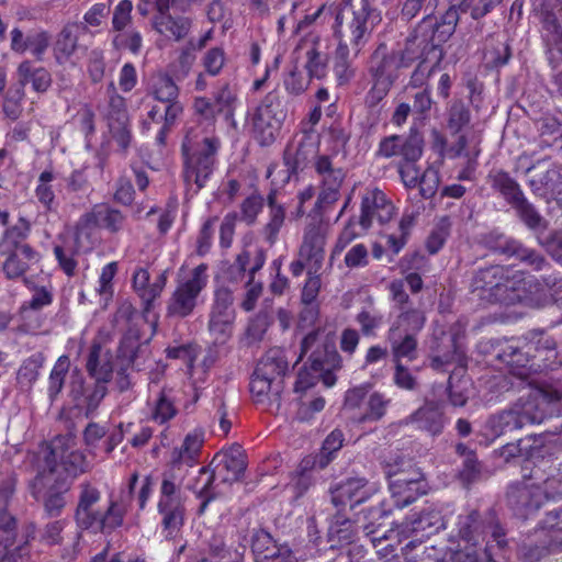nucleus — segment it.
I'll use <instances>...</instances> for the list:
<instances>
[{
	"label": "nucleus",
	"instance_id": "a18cd8bd",
	"mask_svg": "<svg viewBox=\"0 0 562 562\" xmlns=\"http://www.w3.org/2000/svg\"><path fill=\"white\" fill-rule=\"evenodd\" d=\"M98 228H100V223L92 207L76 222L72 241L81 248L87 246L88 249H92L97 241Z\"/></svg>",
	"mask_w": 562,
	"mask_h": 562
},
{
	"label": "nucleus",
	"instance_id": "4d7b16f0",
	"mask_svg": "<svg viewBox=\"0 0 562 562\" xmlns=\"http://www.w3.org/2000/svg\"><path fill=\"white\" fill-rule=\"evenodd\" d=\"M290 98L288 94L274 89L268 92L260 103L256 106L262 112L272 115L276 119L273 123L279 120L284 123L289 113Z\"/></svg>",
	"mask_w": 562,
	"mask_h": 562
},
{
	"label": "nucleus",
	"instance_id": "3c124183",
	"mask_svg": "<svg viewBox=\"0 0 562 562\" xmlns=\"http://www.w3.org/2000/svg\"><path fill=\"white\" fill-rule=\"evenodd\" d=\"M398 61L395 59V52L379 56L376 50L372 58L370 74L373 80H380L394 85L398 78Z\"/></svg>",
	"mask_w": 562,
	"mask_h": 562
},
{
	"label": "nucleus",
	"instance_id": "58836bf2",
	"mask_svg": "<svg viewBox=\"0 0 562 562\" xmlns=\"http://www.w3.org/2000/svg\"><path fill=\"white\" fill-rule=\"evenodd\" d=\"M257 373L261 376L267 375L274 381H283L289 372V362L285 351L281 348H270L258 361Z\"/></svg>",
	"mask_w": 562,
	"mask_h": 562
},
{
	"label": "nucleus",
	"instance_id": "f03ea898",
	"mask_svg": "<svg viewBox=\"0 0 562 562\" xmlns=\"http://www.w3.org/2000/svg\"><path fill=\"white\" fill-rule=\"evenodd\" d=\"M344 7L335 19V36L338 43L346 41L357 56L371 37L369 19L374 9L370 0H342Z\"/></svg>",
	"mask_w": 562,
	"mask_h": 562
},
{
	"label": "nucleus",
	"instance_id": "13d9d810",
	"mask_svg": "<svg viewBox=\"0 0 562 562\" xmlns=\"http://www.w3.org/2000/svg\"><path fill=\"white\" fill-rule=\"evenodd\" d=\"M92 207L101 228H104L111 234H116L123 229L126 222V215L122 211L113 207L109 203H98Z\"/></svg>",
	"mask_w": 562,
	"mask_h": 562
},
{
	"label": "nucleus",
	"instance_id": "5fc2aeb1",
	"mask_svg": "<svg viewBox=\"0 0 562 562\" xmlns=\"http://www.w3.org/2000/svg\"><path fill=\"white\" fill-rule=\"evenodd\" d=\"M279 543L269 531L263 528L255 529L251 533V552L256 562L269 561L280 547Z\"/></svg>",
	"mask_w": 562,
	"mask_h": 562
},
{
	"label": "nucleus",
	"instance_id": "bb28decb",
	"mask_svg": "<svg viewBox=\"0 0 562 562\" xmlns=\"http://www.w3.org/2000/svg\"><path fill=\"white\" fill-rule=\"evenodd\" d=\"M532 170L537 172L529 179L528 184L536 196L550 202L554 193L562 190V167L551 164L546 169H540V164L533 165L527 169V173Z\"/></svg>",
	"mask_w": 562,
	"mask_h": 562
},
{
	"label": "nucleus",
	"instance_id": "9b49d317",
	"mask_svg": "<svg viewBox=\"0 0 562 562\" xmlns=\"http://www.w3.org/2000/svg\"><path fill=\"white\" fill-rule=\"evenodd\" d=\"M106 394V384L94 381L87 383L79 369L72 370L68 386L72 409H77L86 418H93Z\"/></svg>",
	"mask_w": 562,
	"mask_h": 562
},
{
	"label": "nucleus",
	"instance_id": "0eeeda50",
	"mask_svg": "<svg viewBox=\"0 0 562 562\" xmlns=\"http://www.w3.org/2000/svg\"><path fill=\"white\" fill-rule=\"evenodd\" d=\"M562 402V378H550L533 394L520 397L515 404L525 425L541 424L549 415L548 406Z\"/></svg>",
	"mask_w": 562,
	"mask_h": 562
},
{
	"label": "nucleus",
	"instance_id": "ddd939ff",
	"mask_svg": "<svg viewBox=\"0 0 562 562\" xmlns=\"http://www.w3.org/2000/svg\"><path fill=\"white\" fill-rule=\"evenodd\" d=\"M547 301V290L536 277L522 272L510 274L504 306L524 304L539 307Z\"/></svg>",
	"mask_w": 562,
	"mask_h": 562
},
{
	"label": "nucleus",
	"instance_id": "9d476101",
	"mask_svg": "<svg viewBox=\"0 0 562 562\" xmlns=\"http://www.w3.org/2000/svg\"><path fill=\"white\" fill-rule=\"evenodd\" d=\"M561 552L562 533L540 528L520 536L515 554L518 562H542Z\"/></svg>",
	"mask_w": 562,
	"mask_h": 562
},
{
	"label": "nucleus",
	"instance_id": "774afa93",
	"mask_svg": "<svg viewBox=\"0 0 562 562\" xmlns=\"http://www.w3.org/2000/svg\"><path fill=\"white\" fill-rule=\"evenodd\" d=\"M425 325V316L417 308H406L401 312L390 328L417 336Z\"/></svg>",
	"mask_w": 562,
	"mask_h": 562
},
{
	"label": "nucleus",
	"instance_id": "4468645a",
	"mask_svg": "<svg viewBox=\"0 0 562 562\" xmlns=\"http://www.w3.org/2000/svg\"><path fill=\"white\" fill-rule=\"evenodd\" d=\"M375 493L364 476H346L329 486L330 503L339 510L347 506L355 510L368 502Z\"/></svg>",
	"mask_w": 562,
	"mask_h": 562
},
{
	"label": "nucleus",
	"instance_id": "20e7f679",
	"mask_svg": "<svg viewBox=\"0 0 562 562\" xmlns=\"http://www.w3.org/2000/svg\"><path fill=\"white\" fill-rule=\"evenodd\" d=\"M18 520L9 510L0 512V562H26L30 542L36 538V525L24 524L19 535Z\"/></svg>",
	"mask_w": 562,
	"mask_h": 562
},
{
	"label": "nucleus",
	"instance_id": "423d86ee",
	"mask_svg": "<svg viewBox=\"0 0 562 562\" xmlns=\"http://www.w3.org/2000/svg\"><path fill=\"white\" fill-rule=\"evenodd\" d=\"M71 488L69 479H53L46 472L37 471L30 482L31 495L42 504L46 517L57 518L67 505Z\"/></svg>",
	"mask_w": 562,
	"mask_h": 562
},
{
	"label": "nucleus",
	"instance_id": "2eb2a0df",
	"mask_svg": "<svg viewBox=\"0 0 562 562\" xmlns=\"http://www.w3.org/2000/svg\"><path fill=\"white\" fill-rule=\"evenodd\" d=\"M543 435H535L531 448L521 462L524 480L546 482L554 469V448L542 441Z\"/></svg>",
	"mask_w": 562,
	"mask_h": 562
},
{
	"label": "nucleus",
	"instance_id": "e433bc0d",
	"mask_svg": "<svg viewBox=\"0 0 562 562\" xmlns=\"http://www.w3.org/2000/svg\"><path fill=\"white\" fill-rule=\"evenodd\" d=\"M390 328L386 340L391 347L393 362H402V359L414 361L418 357V341L415 335L402 333L400 329Z\"/></svg>",
	"mask_w": 562,
	"mask_h": 562
},
{
	"label": "nucleus",
	"instance_id": "4c0bfd02",
	"mask_svg": "<svg viewBox=\"0 0 562 562\" xmlns=\"http://www.w3.org/2000/svg\"><path fill=\"white\" fill-rule=\"evenodd\" d=\"M81 247L77 246L67 236L59 234L53 246V252L57 260L58 268L67 276L74 277L78 269L76 257L80 254Z\"/></svg>",
	"mask_w": 562,
	"mask_h": 562
},
{
	"label": "nucleus",
	"instance_id": "37998d69",
	"mask_svg": "<svg viewBox=\"0 0 562 562\" xmlns=\"http://www.w3.org/2000/svg\"><path fill=\"white\" fill-rule=\"evenodd\" d=\"M487 426L492 434L498 437L521 429L526 425L514 403L509 408L492 415L487 420Z\"/></svg>",
	"mask_w": 562,
	"mask_h": 562
},
{
	"label": "nucleus",
	"instance_id": "bf43d9fd",
	"mask_svg": "<svg viewBox=\"0 0 562 562\" xmlns=\"http://www.w3.org/2000/svg\"><path fill=\"white\" fill-rule=\"evenodd\" d=\"M539 146L562 150V123L554 116L543 117L539 127Z\"/></svg>",
	"mask_w": 562,
	"mask_h": 562
},
{
	"label": "nucleus",
	"instance_id": "cd10ccee",
	"mask_svg": "<svg viewBox=\"0 0 562 562\" xmlns=\"http://www.w3.org/2000/svg\"><path fill=\"white\" fill-rule=\"evenodd\" d=\"M246 468V458H239L238 454H236V457H228L227 454L216 453L209 467H204L200 470V473H205L211 469V475L204 487L199 492L198 497H203L204 493L211 488L215 481V473L220 469H223L227 472V475L223 477V482L233 483L243 479Z\"/></svg>",
	"mask_w": 562,
	"mask_h": 562
},
{
	"label": "nucleus",
	"instance_id": "a878e982",
	"mask_svg": "<svg viewBox=\"0 0 562 562\" xmlns=\"http://www.w3.org/2000/svg\"><path fill=\"white\" fill-rule=\"evenodd\" d=\"M391 513L392 506L386 501H380L357 513V521H362L361 528L374 547L376 542L387 539L384 520Z\"/></svg>",
	"mask_w": 562,
	"mask_h": 562
},
{
	"label": "nucleus",
	"instance_id": "412c9836",
	"mask_svg": "<svg viewBox=\"0 0 562 562\" xmlns=\"http://www.w3.org/2000/svg\"><path fill=\"white\" fill-rule=\"evenodd\" d=\"M475 4L476 0H451V4L440 18L428 14L418 23L426 22V24H428V31L432 33V36H435L438 42H448L456 32L460 13L473 11Z\"/></svg>",
	"mask_w": 562,
	"mask_h": 562
},
{
	"label": "nucleus",
	"instance_id": "ea45409f",
	"mask_svg": "<svg viewBox=\"0 0 562 562\" xmlns=\"http://www.w3.org/2000/svg\"><path fill=\"white\" fill-rule=\"evenodd\" d=\"M384 473L390 483L418 481L427 479L423 470L412 459L396 457L384 465Z\"/></svg>",
	"mask_w": 562,
	"mask_h": 562
},
{
	"label": "nucleus",
	"instance_id": "c756f323",
	"mask_svg": "<svg viewBox=\"0 0 562 562\" xmlns=\"http://www.w3.org/2000/svg\"><path fill=\"white\" fill-rule=\"evenodd\" d=\"M393 214L394 205L386 200L382 191L374 190L371 194L362 198L359 224L362 229L367 231L371 226L373 217H376L380 224H385L391 221Z\"/></svg>",
	"mask_w": 562,
	"mask_h": 562
},
{
	"label": "nucleus",
	"instance_id": "69168bd1",
	"mask_svg": "<svg viewBox=\"0 0 562 562\" xmlns=\"http://www.w3.org/2000/svg\"><path fill=\"white\" fill-rule=\"evenodd\" d=\"M390 402L389 398H385V396L379 392L371 393L367 402L366 412L357 417V423L366 424L381 420L386 414Z\"/></svg>",
	"mask_w": 562,
	"mask_h": 562
},
{
	"label": "nucleus",
	"instance_id": "e2e57ef3",
	"mask_svg": "<svg viewBox=\"0 0 562 562\" xmlns=\"http://www.w3.org/2000/svg\"><path fill=\"white\" fill-rule=\"evenodd\" d=\"M512 55V46L508 38L496 36L485 54L487 67L491 69L504 67L509 63Z\"/></svg>",
	"mask_w": 562,
	"mask_h": 562
},
{
	"label": "nucleus",
	"instance_id": "c9c22d12",
	"mask_svg": "<svg viewBox=\"0 0 562 562\" xmlns=\"http://www.w3.org/2000/svg\"><path fill=\"white\" fill-rule=\"evenodd\" d=\"M325 236L319 227L312 226L304 234L303 243L300 248V257L314 267V271H319L324 261Z\"/></svg>",
	"mask_w": 562,
	"mask_h": 562
},
{
	"label": "nucleus",
	"instance_id": "2f4dec72",
	"mask_svg": "<svg viewBox=\"0 0 562 562\" xmlns=\"http://www.w3.org/2000/svg\"><path fill=\"white\" fill-rule=\"evenodd\" d=\"M86 369L94 382L106 384L111 381L113 374L112 355L108 349L103 352L100 341L94 340L89 349Z\"/></svg>",
	"mask_w": 562,
	"mask_h": 562
},
{
	"label": "nucleus",
	"instance_id": "603ef678",
	"mask_svg": "<svg viewBox=\"0 0 562 562\" xmlns=\"http://www.w3.org/2000/svg\"><path fill=\"white\" fill-rule=\"evenodd\" d=\"M203 445V434L192 432L188 434L180 448H175L172 451L171 464L173 468H179L183 462L192 467L195 457L200 453Z\"/></svg>",
	"mask_w": 562,
	"mask_h": 562
},
{
	"label": "nucleus",
	"instance_id": "393cba45",
	"mask_svg": "<svg viewBox=\"0 0 562 562\" xmlns=\"http://www.w3.org/2000/svg\"><path fill=\"white\" fill-rule=\"evenodd\" d=\"M315 171L322 179L323 189L318 195L317 202L322 204H331L338 200L339 189L346 177L342 168L334 167L333 160L327 155H319L314 162Z\"/></svg>",
	"mask_w": 562,
	"mask_h": 562
},
{
	"label": "nucleus",
	"instance_id": "c85d7f7f",
	"mask_svg": "<svg viewBox=\"0 0 562 562\" xmlns=\"http://www.w3.org/2000/svg\"><path fill=\"white\" fill-rule=\"evenodd\" d=\"M454 451L463 459L457 474L463 487L470 488L473 484L486 480L490 476V471L484 463L479 460L476 452L470 449L465 443L458 442L454 447Z\"/></svg>",
	"mask_w": 562,
	"mask_h": 562
},
{
	"label": "nucleus",
	"instance_id": "39448f33",
	"mask_svg": "<svg viewBox=\"0 0 562 562\" xmlns=\"http://www.w3.org/2000/svg\"><path fill=\"white\" fill-rule=\"evenodd\" d=\"M509 277V270L501 265L479 268L472 273L470 291L483 305H504Z\"/></svg>",
	"mask_w": 562,
	"mask_h": 562
},
{
	"label": "nucleus",
	"instance_id": "a211bd4d",
	"mask_svg": "<svg viewBox=\"0 0 562 562\" xmlns=\"http://www.w3.org/2000/svg\"><path fill=\"white\" fill-rule=\"evenodd\" d=\"M445 527L446 521L441 512L434 507H426L407 517L401 525L400 533L406 538H413L406 544V548H411L414 547L416 541L422 542L425 538H429Z\"/></svg>",
	"mask_w": 562,
	"mask_h": 562
},
{
	"label": "nucleus",
	"instance_id": "de8ad7c7",
	"mask_svg": "<svg viewBox=\"0 0 562 562\" xmlns=\"http://www.w3.org/2000/svg\"><path fill=\"white\" fill-rule=\"evenodd\" d=\"M512 207L519 221L535 233H543L548 228V221L540 214L536 206L522 195Z\"/></svg>",
	"mask_w": 562,
	"mask_h": 562
},
{
	"label": "nucleus",
	"instance_id": "72a5a7b5",
	"mask_svg": "<svg viewBox=\"0 0 562 562\" xmlns=\"http://www.w3.org/2000/svg\"><path fill=\"white\" fill-rule=\"evenodd\" d=\"M490 529V538L485 540L481 550L487 562H496L497 558L506 559L510 553L507 529L497 516Z\"/></svg>",
	"mask_w": 562,
	"mask_h": 562
},
{
	"label": "nucleus",
	"instance_id": "b1692460",
	"mask_svg": "<svg viewBox=\"0 0 562 562\" xmlns=\"http://www.w3.org/2000/svg\"><path fill=\"white\" fill-rule=\"evenodd\" d=\"M109 132L120 149L126 153L132 143L130 115L123 97L115 94L110 98L106 114Z\"/></svg>",
	"mask_w": 562,
	"mask_h": 562
},
{
	"label": "nucleus",
	"instance_id": "864d4df0",
	"mask_svg": "<svg viewBox=\"0 0 562 562\" xmlns=\"http://www.w3.org/2000/svg\"><path fill=\"white\" fill-rule=\"evenodd\" d=\"M471 123V112L462 99H453L447 106V128L451 136L460 134Z\"/></svg>",
	"mask_w": 562,
	"mask_h": 562
},
{
	"label": "nucleus",
	"instance_id": "7ed1b4c3",
	"mask_svg": "<svg viewBox=\"0 0 562 562\" xmlns=\"http://www.w3.org/2000/svg\"><path fill=\"white\" fill-rule=\"evenodd\" d=\"M428 30L426 22L417 23L407 36V43L416 44L419 50L418 64L409 79V86L413 88H422L428 78L440 68L446 56L443 48L446 42H438Z\"/></svg>",
	"mask_w": 562,
	"mask_h": 562
},
{
	"label": "nucleus",
	"instance_id": "f257e3e1",
	"mask_svg": "<svg viewBox=\"0 0 562 562\" xmlns=\"http://www.w3.org/2000/svg\"><path fill=\"white\" fill-rule=\"evenodd\" d=\"M40 454L43 457L37 471L46 472L53 479H69L70 485L89 470L87 457L76 448V436L72 432L58 435L43 443Z\"/></svg>",
	"mask_w": 562,
	"mask_h": 562
},
{
	"label": "nucleus",
	"instance_id": "0e129e2a",
	"mask_svg": "<svg viewBox=\"0 0 562 562\" xmlns=\"http://www.w3.org/2000/svg\"><path fill=\"white\" fill-rule=\"evenodd\" d=\"M236 95L232 92L228 85H225L215 95L214 101H212L213 111L215 112V117L217 115H222L227 123L236 127V122L234 120L235 112V103Z\"/></svg>",
	"mask_w": 562,
	"mask_h": 562
},
{
	"label": "nucleus",
	"instance_id": "49530a36",
	"mask_svg": "<svg viewBox=\"0 0 562 562\" xmlns=\"http://www.w3.org/2000/svg\"><path fill=\"white\" fill-rule=\"evenodd\" d=\"M316 153L315 146L305 142H300L294 151L286 147L283 154V162L289 173L288 177L290 178L303 171L308 166L312 158L316 159L318 156Z\"/></svg>",
	"mask_w": 562,
	"mask_h": 562
},
{
	"label": "nucleus",
	"instance_id": "6e6d98bb",
	"mask_svg": "<svg viewBox=\"0 0 562 562\" xmlns=\"http://www.w3.org/2000/svg\"><path fill=\"white\" fill-rule=\"evenodd\" d=\"M154 25L159 33H169L176 41H180L188 35L191 20L187 16L173 18L169 13L158 14L155 16Z\"/></svg>",
	"mask_w": 562,
	"mask_h": 562
},
{
	"label": "nucleus",
	"instance_id": "473e14b6",
	"mask_svg": "<svg viewBox=\"0 0 562 562\" xmlns=\"http://www.w3.org/2000/svg\"><path fill=\"white\" fill-rule=\"evenodd\" d=\"M486 183L510 206L525 195L518 181L502 168H492L486 176Z\"/></svg>",
	"mask_w": 562,
	"mask_h": 562
},
{
	"label": "nucleus",
	"instance_id": "1a4fd4ad",
	"mask_svg": "<svg viewBox=\"0 0 562 562\" xmlns=\"http://www.w3.org/2000/svg\"><path fill=\"white\" fill-rule=\"evenodd\" d=\"M220 146L221 142L217 137H205L202 148L190 154L187 145L182 144L183 178L187 183L194 182L196 191L205 186L206 180L212 175Z\"/></svg>",
	"mask_w": 562,
	"mask_h": 562
},
{
	"label": "nucleus",
	"instance_id": "5701e85b",
	"mask_svg": "<svg viewBox=\"0 0 562 562\" xmlns=\"http://www.w3.org/2000/svg\"><path fill=\"white\" fill-rule=\"evenodd\" d=\"M79 490L74 520L79 530L92 532L101 517V510L95 508L101 501V492L89 482L81 483Z\"/></svg>",
	"mask_w": 562,
	"mask_h": 562
},
{
	"label": "nucleus",
	"instance_id": "09e8293b",
	"mask_svg": "<svg viewBox=\"0 0 562 562\" xmlns=\"http://www.w3.org/2000/svg\"><path fill=\"white\" fill-rule=\"evenodd\" d=\"M346 41L338 43L334 53L333 71L338 86L348 85L355 77L356 70L352 67V59Z\"/></svg>",
	"mask_w": 562,
	"mask_h": 562
},
{
	"label": "nucleus",
	"instance_id": "79ce46f5",
	"mask_svg": "<svg viewBox=\"0 0 562 562\" xmlns=\"http://www.w3.org/2000/svg\"><path fill=\"white\" fill-rule=\"evenodd\" d=\"M16 75L25 86L31 83L36 93H45L53 82L50 72L43 66H36L32 60H23L18 66Z\"/></svg>",
	"mask_w": 562,
	"mask_h": 562
},
{
	"label": "nucleus",
	"instance_id": "a19ab883",
	"mask_svg": "<svg viewBox=\"0 0 562 562\" xmlns=\"http://www.w3.org/2000/svg\"><path fill=\"white\" fill-rule=\"evenodd\" d=\"M273 121H276V119H272V115L267 114L257 108L251 114L254 137L261 146L271 145L277 139V136L281 131L283 122L279 120L273 123Z\"/></svg>",
	"mask_w": 562,
	"mask_h": 562
},
{
	"label": "nucleus",
	"instance_id": "052dcab7",
	"mask_svg": "<svg viewBox=\"0 0 562 562\" xmlns=\"http://www.w3.org/2000/svg\"><path fill=\"white\" fill-rule=\"evenodd\" d=\"M70 360L66 355L60 356L55 362L48 379L47 395L54 403L65 386V378L69 371Z\"/></svg>",
	"mask_w": 562,
	"mask_h": 562
},
{
	"label": "nucleus",
	"instance_id": "f704fd0d",
	"mask_svg": "<svg viewBox=\"0 0 562 562\" xmlns=\"http://www.w3.org/2000/svg\"><path fill=\"white\" fill-rule=\"evenodd\" d=\"M389 490L393 505L397 508H404L419 497L428 494L430 486L427 479L418 481H403L401 483H390Z\"/></svg>",
	"mask_w": 562,
	"mask_h": 562
},
{
	"label": "nucleus",
	"instance_id": "8fccbe9b",
	"mask_svg": "<svg viewBox=\"0 0 562 562\" xmlns=\"http://www.w3.org/2000/svg\"><path fill=\"white\" fill-rule=\"evenodd\" d=\"M341 357L333 341H325L322 347L315 349L310 358V369L312 371H324V369H340Z\"/></svg>",
	"mask_w": 562,
	"mask_h": 562
},
{
	"label": "nucleus",
	"instance_id": "f8f14e48",
	"mask_svg": "<svg viewBox=\"0 0 562 562\" xmlns=\"http://www.w3.org/2000/svg\"><path fill=\"white\" fill-rule=\"evenodd\" d=\"M497 512L490 507L483 512L470 509L457 517L456 535L460 541L470 547H481L488 536Z\"/></svg>",
	"mask_w": 562,
	"mask_h": 562
},
{
	"label": "nucleus",
	"instance_id": "7c9ffc66",
	"mask_svg": "<svg viewBox=\"0 0 562 562\" xmlns=\"http://www.w3.org/2000/svg\"><path fill=\"white\" fill-rule=\"evenodd\" d=\"M249 390L256 404H267L269 407L276 405L277 409L281 406V394L284 390L283 381H274L269 376H261L255 369Z\"/></svg>",
	"mask_w": 562,
	"mask_h": 562
},
{
	"label": "nucleus",
	"instance_id": "f3484780",
	"mask_svg": "<svg viewBox=\"0 0 562 562\" xmlns=\"http://www.w3.org/2000/svg\"><path fill=\"white\" fill-rule=\"evenodd\" d=\"M458 330H436L430 345L432 356L430 357V367L437 371H446L447 366L461 363L465 358V352L459 341Z\"/></svg>",
	"mask_w": 562,
	"mask_h": 562
},
{
	"label": "nucleus",
	"instance_id": "aec40b11",
	"mask_svg": "<svg viewBox=\"0 0 562 562\" xmlns=\"http://www.w3.org/2000/svg\"><path fill=\"white\" fill-rule=\"evenodd\" d=\"M407 423L415 425L416 429L427 432L431 437L440 436L448 423L446 401L426 397L423 405L407 417Z\"/></svg>",
	"mask_w": 562,
	"mask_h": 562
},
{
	"label": "nucleus",
	"instance_id": "dca6fc26",
	"mask_svg": "<svg viewBox=\"0 0 562 562\" xmlns=\"http://www.w3.org/2000/svg\"><path fill=\"white\" fill-rule=\"evenodd\" d=\"M547 496L540 487L525 482H514L507 486L505 502L514 516L528 519L542 507Z\"/></svg>",
	"mask_w": 562,
	"mask_h": 562
},
{
	"label": "nucleus",
	"instance_id": "680f3d73",
	"mask_svg": "<svg viewBox=\"0 0 562 562\" xmlns=\"http://www.w3.org/2000/svg\"><path fill=\"white\" fill-rule=\"evenodd\" d=\"M125 512L121 508L116 501H110L104 512H101L98 526L93 529V533L110 535L124 522Z\"/></svg>",
	"mask_w": 562,
	"mask_h": 562
},
{
	"label": "nucleus",
	"instance_id": "c03bdc74",
	"mask_svg": "<svg viewBox=\"0 0 562 562\" xmlns=\"http://www.w3.org/2000/svg\"><path fill=\"white\" fill-rule=\"evenodd\" d=\"M357 530L355 521L346 517L342 510L337 509L329 520L327 530V540L331 542V547L335 544H351Z\"/></svg>",
	"mask_w": 562,
	"mask_h": 562
},
{
	"label": "nucleus",
	"instance_id": "6ab92c4d",
	"mask_svg": "<svg viewBox=\"0 0 562 562\" xmlns=\"http://www.w3.org/2000/svg\"><path fill=\"white\" fill-rule=\"evenodd\" d=\"M524 339L532 352L537 369L553 371L561 366L557 339L547 329H530L524 335Z\"/></svg>",
	"mask_w": 562,
	"mask_h": 562
},
{
	"label": "nucleus",
	"instance_id": "338daca9",
	"mask_svg": "<svg viewBox=\"0 0 562 562\" xmlns=\"http://www.w3.org/2000/svg\"><path fill=\"white\" fill-rule=\"evenodd\" d=\"M482 241L487 249L506 257H513L519 244L518 240L507 237L497 231L484 234Z\"/></svg>",
	"mask_w": 562,
	"mask_h": 562
},
{
	"label": "nucleus",
	"instance_id": "4be33fe9",
	"mask_svg": "<svg viewBox=\"0 0 562 562\" xmlns=\"http://www.w3.org/2000/svg\"><path fill=\"white\" fill-rule=\"evenodd\" d=\"M484 351L493 360L513 369L537 368V362L532 352L528 349L527 341L521 348L510 340L492 339L485 345Z\"/></svg>",
	"mask_w": 562,
	"mask_h": 562
},
{
	"label": "nucleus",
	"instance_id": "6e6552de",
	"mask_svg": "<svg viewBox=\"0 0 562 562\" xmlns=\"http://www.w3.org/2000/svg\"><path fill=\"white\" fill-rule=\"evenodd\" d=\"M206 270V263L196 266L191 278L177 286L167 302V317L186 318L193 314L199 295L207 284Z\"/></svg>",
	"mask_w": 562,
	"mask_h": 562
}]
</instances>
